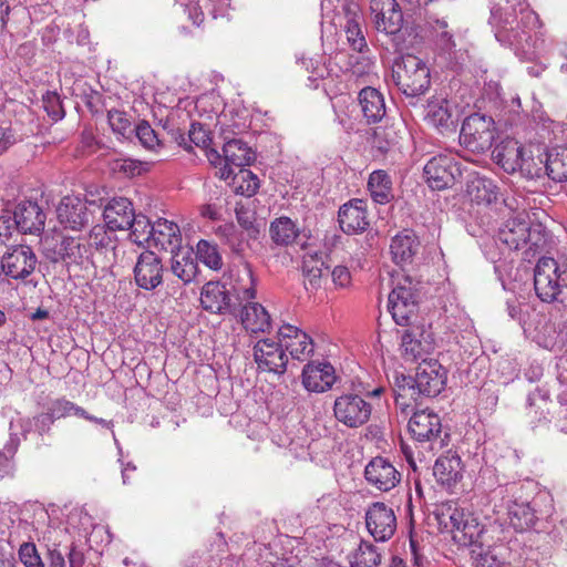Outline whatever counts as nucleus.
I'll return each mask as SVG.
<instances>
[{
  "label": "nucleus",
  "mask_w": 567,
  "mask_h": 567,
  "mask_svg": "<svg viewBox=\"0 0 567 567\" xmlns=\"http://www.w3.org/2000/svg\"><path fill=\"white\" fill-rule=\"evenodd\" d=\"M488 23L496 40L526 60L537 54L535 29L539 23L536 12L526 0H491Z\"/></svg>",
  "instance_id": "1"
},
{
  "label": "nucleus",
  "mask_w": 567,
  "mask_h": 567,
  "mask_svg": "<svg viewBox=\"0 0 567 567\" xmlns=\"http://www.w3.org/2000/svg\"><path fill=\"white\" fill-rule=\"evenodd\" d=\"M498 239L512 250H522L526 261L549 247V233L540 223H532L525 212L509 217L503 224Z\"/></svg>",
  "instance_id": "2"
},
{
  "label": "nucleus",
  "mask_w": 567,
  "mask_h": 567,
  "mask_svg": "<svg viewBox=\"0 0 567 567\" xmlns=\"http://www.w3.org/2000/svg\"><path fill=\"white\" fill-rule=\"evenodd\" d=\"M517 489L518 485L514 483L498 485L491 489L488 497L495 522L508 520L515 530L524 532L534 527L537 516L529 503L512 498Z\"/></svg>",
  "instance_id": "3"
},
{
  "label": "nucleus",
  "mask_w": 567,
  "mask_h": 567,
  "mask_svg": "<svg viewBox=\"0 0 567 567\" xmlns=\"http://www.w3.org/2000/svg\"><path fill=\"white\" fill-rule=\"evenodd\" d=\"M534 289L542 301L560 305L567 290V258H538L534 267Z\"/></svg>",
  "instance_id": "4"
},
{
  "label": "nucleus",
  "mask_w": 567,
  "mask_h": 567,
  "mask_svg": "<svg viewBox=\"0 0 567 567\" xmlns=\"http://www.w3.org/2000/svg\"><path fill=\"white\" fill-rule=\"evenodd\" d=\"M392 78L399 90L410 97L423 95L431 84L429 66L413 54H405L395 61Z\"/></svg>",
  "instance_id": "5"
},
{
  "label": "nucleus",
  "mask_w": 567,
  "mask_h": 567,
  "mask_svg": "<svg viewBox=\"0 0 567 567\" xmlns=\"http://www.w3.org/2000/svg\"><path fill=\"white\" fill-rule=\"evenodd\" d=\"M420 282L406 275H398L389 295L388 308L396 324L410 327L416 318Z\"/></svg>",
  "instance_id": "6"
},
{
  "label": "nucleus",
  "mask_w": 567,
  "mask_h": 567,
  "mask_svg": "<svg viewBox=\"0 0 567 567\" xmlns=\"http://www.w3.org/2000/svg\"><path fill=\"white\" fill-rule=\"evenodd\" d=\"M495 140V122L491 116L474 113L467 116L461 127L460 142L475 153L488 151Z\"/></svg>",
  "instance_id": "7"
},
{
  "label": "nucleus",
  "mask_w": 567,
  "mask_h": 567,
  "mask_svg": "<svg viewBox=\"0 0 567 567\" xmlns=\"http://www.w3.org/2000/svg\"><path fill=\"white\" fill-rule=\"evenodd\" d=\"M446 370L436 360L423 361L419 364L414 378L401 374V382L411 384L417 395L434 398L445 388Z\"/></svg>",
  "instance_id": "8"
},
{
  "label": "nucleus",
  "mask_w": 567,
  "mask_h": 567,
  "mask_svg": "<svg viewBox=\"0 0 567 567\" xmlns=\"http://www.w3.org/2000/svg\"><path fill=\"white\" fill-rule=\"evenodd\" d=\"M439 518L440 523L453 533V538L464 544L472 543L482 532L477 518L473 514L466 513L456 503L444 506Z\"/></svg>",
  "instance_id": "9"
},
{
  "label": "nucleus",
  "mask_w": 567,
  "mask_h": 567,
  "mask_svg": "<svg viewBox=\"0 0 567 567\" xmlns=\"http://www.w3.org/2000/svg\"><path fill=\"white\" fill-rule=\"evenodd\" d=\"M372 405L361 395L344 393L333 403V415L338 422L350 429L364 425L371 417Z\"/></svg>",
  "instance_id": "10"
},
{
  "label": "nucleus",
  "mask_w": 567,
  "mask_h": 567,
  "mask_svg": "<svg viewBox=\"0 0 567 567\" xmlns=\"http://www.w3.org/2000/svg\"><path fill=\"white\" fill-rule=\"evenodd\" d=\"M365 527L375 542L385 543L396 532L398 520L392 506L384 502L371 503L365 509Z\"/></svg>",
  "instance_id": "11"
},
{
  "label": "nucleus",
  "mask_w": 567,
  "mask_h": 567,
  "mask_svg": "<svg viewBox=\"0 0 567 567\" xmlns=\"http://www.w3.org/2000/svg\"><path fill=\"white\" fill-rule=\"evenodd\" d=\"M426 183L432 189H445L452 186L461 176V169L451 154H440L432 157L423 168Z\"/></svg>",
  "instance_id": "12"
},
{
  "label": "nucleus",
  "mask_w": 567,
  "mask_h": 567,
  "mask_svg": "<svg viewBox=\"0 0 567 567\" xmlns=\"http://www.w3.org/2000/svg\"><path fill=\"white\" fill-rule=\"evenodd\" d=\"M38 265V257L31 247L18 245L10 248L1 258L2 272L14 280H25Z\"/></svg>",
  "instance_id": "13"
},
{
  "label": "nucleus",
  "mask_w": 567,
  "mask_h": 567,
  "mask_svg": "<svg viewBox=\"0 0 567 567\" xmlns=\"http://www.w3.org/2000/svg\"><path fill=\"white\" fill-rule=\"evenodd\" d=\"M134 280L144 290H155L163 284L164 266L162 259L152 250H144L137 257Z\"/></svg>",
  "instance_id": "14"
},
{
  "label": "nucleus",
  "mask_w": 567,
  "mask_h": 567,
  "mask_svg": "<svg viewBox=\"0 0 567 567\" xmlns=\"http://www.w3.org/2000/svg\"><path fill=\"white\" fill-rule=\"evenodd\" d=\"M254 359L262 371L284 374L287 370L288 355L281 341L261 339L254 346Z\"/></svg>",
  "instance_id": "15"
},
{
  "label": "nucleus",
  "mask_w": 567,
  "mask_h": 567,
  "mask_svg": "<svg viewBox=\"0 0 567 567\" xmlns=\"http://www.w3.org/2000/svg\"><path fill=\"white\" fill-rule=\"evenodd\" d=\"M372 21L379 32L389 35L399 33L403 27V13L395 0H371Z\"/></svg>",
  "instance_id": "16"
},
{
  "label": "nucleus",
  "mask_w": 567,
  "mask_h": 567,
  "mask_svg": "<svg viewBox=\"0 0 567 567\" xmlns=\"http://www.w3.org/2000/svg\"><path fill=\"white\" fill-rule=\"evenodd\" d=\"M408 429L411 436L417 442H436L442 445V423L439 414L430 409L413 412L409 419Z\"/></svg>",
  "instance_id": "17"
},
{
  "label": "nucleus",
  "mask_w": 567,
  "mask_h": 567,
  "mask_svg": "<svg viewBox=\"0 0 567 567\" xmlns=\"http://www.w3.org/2000/svg\"><path fill=\"white\" fill-rule=\"evenodd\" d=\"M52 261L60 260L68 264L84 265L85 262L96 266L94 254L87 246L86 239L82 237H62L56 241L53 249Z\"/></svg>",
  "instance_id": "18"
},
{
  "label": "nucleus",
  "mask_w": 567,
  "mask_h": 567,
  "mask_svg": "<svg viewBox=\"0 0 567 567\" xmlns=\"http://www.w3.org/2000/svg\"><path fill=\"white\" fill-rule=\"evenodd\" d=\"M173 138L187 152H192V144L205 150L212 165L216 167L221 165V156L218 151L209 147L212 143L210 132L204 124L194 122L190 124L187 135L178 130L173 133Z\"/></svg>",
  "instance_id": "19"
},
{
  "label": "nucleus",
  "mask_w": 567,
  "mask_h": 567,
  "mask_svg": "<svg viewBox=\"0 0 567 567\" xmlns=\"http://www.w3.org/2000/svg\"><path fill=\"white\" fill-rule=\"evenodd\" d=\"M56 218L65 229L82 230L91 219L86 202L78 196H64L56 207Z\"/></svg>",
  "instance_id": "20"
},
{
  "label": "nucleus",
  "mask_w": 567,
  "mask_h": 567,
  "mask_svg": "<svg viewBox=\"0 0 567 567\" xmlns=\"http://www.w3.org/2000/svg\"><path fill=\"white\" fill-rule=\"evenodd\" d=\"M364 477L371 486L381 492L391 491L401 481V474L389 460L382 456L374 457L367 464Z\"/></svg>",
  "instance_id": "21"
},
{
  "label": "nucleus",
  "mask_w": 567,
  "mask_h": 567,
  "mask_svg": "<svg viewBox=\"0 0 567 567\" xmlns=\"http://www.w3.org/2000/svg\"><path fill=\"white\" fill-rule=\"evenodd\" d=\"M221 163L224 166L219 168V177L228 179L233 175V167L249 166L255 161V153L241 140L233 138L227 141L223 146Z\"/></svg>",
  "instance_id": "22"
},
{
  "label": "nucleus",
  "mask_w": 567,
  "mask_h": 567,
  "mask_svg": "<svg viewBox=\"0 0 567 567\" xmlns=\"http://www.w3.org/2000/svg\"><path fill=\"white\" fill-rule=\"evenodd\" d=\"M338 221L347 235L365 231L370 225L365 203L362 199H352L342 205L338 213Z\"/></svg>",
  "instance_id": "23"
},
{
  "label": "nucleus",
  "mask_w": 567,
  "mask_h": 567,
  "mask_svg": "<svg viewBox=\"0 0 567 567\" xmlns=\"http://www.w3.org/2000/svg\"><path fill=\"white\" fill-rule=\"evenodd\" d=\"M285 352H289L292 359L305 361L313 352L312 339L299 328L284 324L278 332Z\"/></svg>",
  "instance_id": "24"
},
{
  "label": "nucleus",
  "mask_w": 567,
  "mask_h": 567,
  "mask_svg": "<svg viewBox=\"0 0 567 567\" xmlns=\"http://www.w3.org/2000/svg\"><path fill=\"white\" fill-rule=\"evenodd\" d=\"M17 228L23 234H40L44 229L47 215L38 203L24 200L13 212Z\"/></svg>",
  "instance_id": "25"
},
{
  "label": "nucleus",
  "mask_w": 567,
  "mask_h": 567,
  "mask_svg": "<svg viewBox=\"0 0 567 567\" xmlns=\"http://www.w3.org/2000/svg\"><path fill=\"white\" fill-rule=\"evenodd\" d=\"M200 303L212 313L226 315L235 311L229 290L219 281H208L203 286Z\"/></svg>",
  "instance_id": "26"
},
{
  "label": "nucleus",
  "mask_w": 567,
  "mask_h": 567,
  "mask_svg": "<svg viewBox=\"0 0 567 567\" xmlns=\"http://www.w3.org/2000/svg\"><path fill=\"white\" fill-rule=\"evenodd\" d=\"M133 204L125 197H114L104 207L103 218L109 230L127 229L134 221Z\"/></svg>",
  "instance_id": "27"
},
{
  "label": "nucleus",
  "mask_w": 567,
  "mask_h": 567,
  "mask_svg": "<svg viewBox=\"0 0 567 567\" xmlns=\"http://www.w3.org/2000/svg\"><path fill=\"white\" fill-rule=\"evenodd\" d=\"M495 162L508 174L523 169L525 164V150L514 138L503 140L493 151Z\"/></svg>",
  "instance_id": "28"
},
{
  "label": "nucleus",
  "mask_w": 567,
  "mask_h": 567,
  "mask_svg": "<svg viewBox=\"0 0 567 567\" xmlns=\"http://www.w3.org/2000/svg\"><path fill=\"white\" fill-rule=\"evenodd\" d=\"M336 382L333 367L328 362H310L302 370V383L312 392H324Z\"/></svg>",
  "instance_id": "29"
},
{
  "label": "nucleus",
  "mask_w": 567,
  "mask_h": 567,
  "mask_svg": "<svg viewBox=\"0 0 567 567\" xmlns=\"http://www.w3.org/2000/svg\"><path fill=\"white\" fill-rule=\"evenodd\" d=\"M421 243L412 230H403L396 234L390 245L392 259L396 265L404 266L413 261L419 252Z\"/></svg>",
  "instance_id": "30"
},
{
  "label": "nucleus",
  "mask_w": 567,
  "mask_h": 567,
  "mask_svg": "<svg viewBox=\"0 0 567 567\" xmlns=\"http://www.w3.org/2000/svg\"><path fill=\"white\" fill-rule=\"evenodd\" d=\"M231 290L240 301L256 298V278L251 266L243 261L236 265L229 274Z\"/></svg>",
  "instance_id": "31"
},
{
  "label": "nucleus",
  "mask_w": 567,
  "mask_h": 567,
  "mask_svg": "<svg viewBox=\"0 0 567 567\" xmlns=\"http://www.w3.org/2000/svg\"><path fill=\"white\" fill-rule=\"evenodd\" d=\"M433 474L441 485H455L463 477V463L460 455L452 451L441 455L434 464Z\"/></svg>",
  "instance_id": "32"
},
{
  "label": "nucleus",
  "mask_w": 567,
  "mask_h": 567,
  "mask_svg": "<svg viewBox=\"0 0 567 567\" xmlns=\"http://www.w3.org/2000/svg\"><path fill=\"white\" fill-rule=\"evenodd\" d=\"M359 103L368 123L380 122L386 113L384 96L374 87L362 89L359 93Z\"/></svg>",
  "instance_id": "33"
},
{
  "label": "nucleus",
  "mask_w": 567,
  "mask_h": 567,
  "mask_svg": "<svg viewBox=\"0 0 567 567\" xmlns=\"http://www.w3.org/2000/svg\"><path fill=\"white\" fill-rule=\"evenodd\" d=\"M240 318L244 328L251 333L267 332L271 327L270 315L259 302L247 301Z\"/></svg>",
  "instance_id": "34"
},
{
  "label": "nucleus",
  "mask_w": 567,
  "mask_h": 567,
  "mask_svg": "<svg viewBox=\"0 0 567 567\" xmlns=\"http://www.w3.org/2000/svg\"><path fill=\"white\" fill-rule=\"evenodd\" d=\"M153 228L154 235H152L151 243H153L155 247H159L164 250H174L179 246L181 231L175 223L167 219H158Z\"/></svg>",
  "instance_id": "35"
},
{
  "label": "nucleus",
  "mask_w": 567,
  "mask_h": 567,
  "mask_svg": "<svg viewBox=\"0 0 567 567\" xmlns=\"http://www.w3.org/2000/svg\"><path fill=\"white\" fill-rule=\"evenodd\" d=\"M269 235L274 244L286 247L296 241L300 228L291 218L281 216L270 223Z\"/></svg>",
  "instance_id": "36"
},
{
  "label": "nucleus",
  "mask_w": 567,
  "mask_h": 567,
  "mask_svg": "<svg viewBox=\"0 0 567 567\" xmlns=\"http://www.w3.org/2000/svg\"><path fill=\"white\" fill-rule=\"evenodd\" d=\"M86 241L94 255L99 254L106 257L107 254L114 255L117 238L105 226L95 225L90 230Z\"/></svg>",
  "instance_id": "37"
},
{
  "label": "nucleus",
  "mask_w": 567,
  "mask_h": 567,
  "mask_svg": "<svg viewBox=\"0 0 567 567\" xmlns=\"http://www.w3.org/2000/svg\"><path fill=\"white\" fill-rule=\"evenodd\" d=\"M466 192L471 200L477 204H491L497 199L496 186L484 176L473 175L467 181Z\"/></svg>",
  "instance_id": "38"
},
{
  "label": "nucleus",
  "mask_w": 567,
  "mask_h": 567,
  "mask_svg": "<svg viewBox=\"0 0 567 567\" xmlns=\"http://www.w3.org/2000/svg\"><path fill=\"white\" fill-rule=\"evenodd\" d=\"M368 188L372 199L378 204H386L392 198V182L385 171L372 172L368 181Z\"/></svg>",
  "instance_id": "39"
},
{
  "label": "nucleus",
  "mask_w": 567,
  "mask_h": 567,
  "mask_svg": "<svg viewBox=\"0 0 567 567\" xmlns=\"http://www.w3.org/2000/svg\"><path fill=\"white\" fill-rule=\"evenodd\" d=\"M394 400L395 408L401 414L406 417L410 412H415L414 408L417 399L421 395H417L415 389L411 384H405V382H401V375L395 378L394 383Z\"/></svg>",
  "instance_id": "40"
},
{
  "label": "nucleus",
  "mask_w": 567,
  "mask_h": 567,
  "mask_svg": "<svg viewBox=\"0 0 567 567\" xmlns=\"http://www.w3.org/2000/svg\"><path fill=\"white\" fill-rule=\"evenodd\" d=\"M527 403L532 422L537 421L542 423L548 421L550 402L549 392L547 390L537 388L528 394Z\"/></svg>",
  "instance_id": "41"
},
{
  "label": "nucleus",
  "mask_w": 567,
  "mask_h": 567,
  "mask_svg": "<svg viewBox=\"0 0 567 567\" xmlns=\"http://www.w3.org/2000/svg\"><path fill=\"white\" fill-rule=\"evenodd\" d=\"M382 555L378 547L368 540H361L350 558L351 567H378Z\"/></svg>",
  "instance_id": "42"
},
{
  "label": "nucleus",
  "mask_w": 567,
  "mask_h": 567,
  "mask_svg": "<svg viewBox=\"0 0 567 567\" xmlns=\"http://www.w3.org/2000/svg\"><path fill=\"white\" fill-rule=\"evenodd\" d=\"M302 270L311 288H317L323 275L328 274L329 267L322 259V254H306L303 256Z\"/></svg>",
  "instance_id": "43"
},
{
  "label": "nucleus",
  "mask_w": 567,
  "mask_h": 567,
  "mask_svg": "<svg viewBox=\"0 0 567 567\" xmlns=\"http://www.w3.org/2000/svg\"><path fill=\"white\" fill-rule=\"evenodd\" d=\"M425 120L436 128H447L451 122V112L445 99H432L425 109Z\"/></svg>",
  "instance_id": "44"
},
{
  "label": "nucleus",
  "mask_w": 567,
  "mask_h": 567,
  "mask_svg": "<svg viewBox=\"0 0 567 567\" xmlns=\"http://www.w3.org/2000/svg\"><path fill=\"white\" fill-rule=\"evenodd\" d=\"M346 19L344 32L348 43L354 51L362 52L367 48V41L361 29L362 17L358 12L348 11Z\"/></svg>",
  "instance_id": "45"
},
{
  "label": "nucleus",
  "mask_w": 567,
  "mask_h": 567,
  "mask_svg": "<svg viewBox=\"0 0 567 567\" xmlns=\"http://www.w3.org/2000/svg\"><path fill=\"white\" fill-rule=\"evenodd\" d=\"M217 237L227 245L235 254H241L245 250L247 237L233 223H226L217 227Z\"/></svg>",
  "instance_id": "46"
},
{
  "label": "nucleus",
  "mask_w": 567,
  "mask_h": 567,
  "mask_svg": "<svg viewBox=\"0 0 567 567\" xmlns=\"http://www.w3.org/2000/svg\"><path fill=\"white\" fill-rule=\"evenodd\" d=\"M20 437L17 432L9 433V440L0 450V477H10L14 473V455L20 446Z\"/></svg>",
  "instance_id": "47"
},
{
  "label": "nucleus",
  "mask_w": 567,
  "mask_h": 567,
  "mask_svg": "<svg viewBox=\"0 0 567 567\" xmlns=\"http://www.w3.org/2000/svg\"><path fill=\"white\" fill-rule=\"evenodd\" d=\"M197 270V262L189 255H175L171 259V271L184 285L195 279Z\"/></svg>",
  "instance_id": "48"
},
{
  "label": "nucleus",
  "mask_w": 567,
  "mask_h": 567,
  "mask_svg": "<svg viewBox=\"0 0 567 567\" xmlns=\"http://www.w3.org/2000/svg\"><path fill=\"white\" fill-rule=\"evenodd\" d=\"M154 224L143 214H135L134 221L130 223L127 229H130V239L142 246L144 244H151L152 235H154Z\"/></svg>",
  "instance_id": "49"
},
{
  "label": "nucleus",
  "mask_w": 567,
  "mask_h": 567,
  "mask_svg": "<svg viewBox=\"0 0 567 567\" xmlns=\"http://www.w3.org/2000/svg\"><path fill=\"white\" fill-rule=\"evenodd\" d=\"M432 28L435 37V45L441 53L445 54L449 59L455 56L456 43L452 32L449 30L447 22L445 20H436Z\"/></svg>",
  "instance_id": "50"
},
{
  "label": "nucleus",
  "mask_w": 567,
  "mask_h": 567,
  "mask_svg": "<svg viewBox=\"0 0 567 567\" xmlns=\"http://www.w3.org/2000/svg\"><path fill=\"white\" fill-rule=\"evenodd\" d=\"M236 219L243 231L246 233L247 239H257L260 234V225L257 221L256 212L240 203L235 208Z\"/></svg>",
  "instance_id": "51"
},
{
  "label": "nucleus",
  "mask_w": 567,
  "mask_h": 567,
  "mask_svg": "<svg viewBox=\"0 0 567 567\" xmlns=\"http://www.w3.org/2000/svg\"><path fill=\"white\" fill-rule=\"evenodd\" d=\"M401 347L409 359L417 360L430 350L431 343L426 340L416 339V331L414 329H406L402 334Z\"/></svg>",
  "instance_id": "52"
},
{
  "label": "nucleus",
  "mask_w": 567,
  "mask_h": 567,
  "mask_svg": "<svg viewBox=\"0 0 567 567\" xmlns=\"http://www.w3.org/2000/svg\"><path fill=\"white\" fill-rule=\"evenodd\" d=\"M197 258L213 270H219L223 267V258L217 245L202 239L196 246Z\"/></svg>",
  "instance_id": "53"
},
{
  "label": "nucleus",
  "mask_w": 567,
  "mask_h": 567,
  "mask_svg": "<svg viewBox=\"0 0 567 567\" xmlns=\"http://www.w3.org/2000/svg\"><path fill=\"white\" fill-rule=\"evenodd\" d=\"M47 409L50 411L55 421L71 415L81 417V415L84 414L83 408L76 405L72 401L66 400L65 398L50 400L47 403Z\"/></svg>",
  "instance_id": "54"
},
{
  "label": "nucleus",
  "mask_w": 567,
  "mask_h": 567,
  "mask_svg": "<svg viewBox=\"0 0 567 567\" xmlns=\"http://www.w3.org/2000/svg\"><path fill=\"white\" fill-rule=\"evenodd\" d=\"M151 163L133 158H116L112 162V169L122 173L126 177L140 176L150 171Z\"/></svg>",
  "instance_id": "55"
},
{
  "label": "nucleus",
  "mask_w": 567,
  "mask_h": 567,
  "mask_svg": "<svg viewBox=\"0 0 567 567\" xmlns=\"http://www.w3.org/2000/svg\"><path fill=\"white\" fill-rule=\"evenodd\" d=\"M140 143L150 151H157L162 147V141L148 122L141 121L134 128Z\"/></svg>",
  "instance_id": "56"
},
{
  "label": "nucleus",
  "mask_w": 567,
  "mask_h": 567,
  "mask_svg": "<svg viewBox=\"0 0 567 567\" xmlns=\"http://www.w3.org/2000/svg\"><path fill=\"white\" fill-rule=\"evenodd\" d=\"M559 337H561L560 332H557L553 324H544L535 338L538 346L554 351L560 347Z\"/></svg>",
  "instance_id": "57"
},
{
  "label": "nucleus",
  "mask_w": 567,
  "mask_h": 567,
  "mask_svg": "<svg viewBox=\"0 0 567 567\" xmlns=\"http://www.w3.org/2000/svg\"><path fill=\"white\" fill-rule=\"evenodd\" d=\"M42 105L48 116L54 122L62 120L65 115L60 95L56 92H47L42 96Z\"/></svg>",
  "instance_id": "58"
},
{
  "label": "nucleus",
  "mask_w": 567,
  "mask_h": 567,
  "mask_svg": "<svg viewBox=\"0 0 567 567\" xmlns=\"http://www.w3.org/2000/svg\"><path fill=\"white\" fill-rule=\"evenodd\" d=\"M546 173L553 181H567V161L560 158L558 153L549 154L546 161Z\"/></svg>",
  "instance_id": "59"
},
{
  "label": "nucleus",
  "mask_w": 567,
  "mask_h": 567,
  "mask_svg": "<svg viewBox=\"0 0 567 567\" xmlns=\"http://www.w3.org/2000/svg\"><path fill=\"white\" fill-rule=\"evenodd\" d=\"M109 124L112 131L123 137H125L131 130V122L124 112L117 110H111L107 113Z\"/></svg>",
  "instance_id": "60"
},
{
  "label": "nucleus",
  "mask_w": 567,
  "mask_h": 567,
  "mask_svg": "<svg viewBox=\"0 0 567 567\" xmlns=\"http://www.w3.org/2000/svg\"><path fill=\"white\" fill-rule=\"evenodd\" d=\"M19 558L25 567H44V563L33 543H23L20 546Z\"/></svg>",
  "instance_id": "61"
},
{
  "label": "nucleus",
  "mask_w": 567,
  "mask_h": 567,
  "mask_svg": "<svg viewBox=\"0 0 567 567\" xmlns=\"http://www.w3.org/2000/svg\"><path fill=\"white\" fill-rule=\"evenodd\" d=\"M193 24L199 27L204 21V12L197 0H177Z\"/></svg>",
  "instance_id": "62"
},
{
  "label": "nucleus",
  "mask_w": 567,
  "mask_h": 567,
  "mask_svg": "<svg viewBox=\"0 0 567 567\" xmlns=\"http://www.w3.org/2000/svg\"><path fill=\"white\" fill-rule=\"evenodd\" d=\"M493 550L481 551L474 557L473 567H506Z\"/></svg>",
  "instance_id": "63"
},
{
  "label": "nucleus",
  "mask_w": 567,
  "mask_h": 567,
  "mask_svg": "<svg viewBox=\"0 0 567 567\" xmlns=\"http://www.w3.org/2000/svg\"><path fill=\"white\" fill-rule=\"evenodd\" d=\"M240 178L243 183H246V186L244 184L239 185L238 192L248 197L255 195L260 186L258 177L252 172L243 169L240 171Z\"/></svg>",
  "instance_id": "64"
}]
</instances>
